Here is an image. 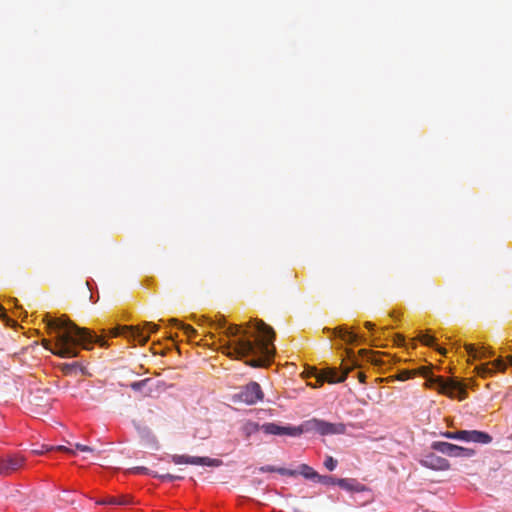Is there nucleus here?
<instances>
[{
  "mask_svg": "<svg viewBox=\"0 0 512 512\" xmlns=\"http://www.w3.org/2000/svg\"><path fill=\"white\" fill-rule=\"evenodd\" d=\"M465 350L468 353V355L474 359L487 358L491 357L494 354L493 351L488 350L484 346L477 348L472 344H465Z\"/></svg>",
  "mask_w": 512,
  "mask_h": 512,
  "instance_id": "nucleus-16",
  "label": "nucleus"
},
{
  "mask_svg": "<svg viewBox=\"0 0 512 512\" xmlns=\"http://www.w3.org/2000/svg\"><path fill=\"white\" fill-rule=\"evenodd\" d=\"M365 327H366L367 329H370V330H371V329H373L374 324H373V323H371V322H366V323H365Z\"/></svg>",
  "mask_w": 512,
  "mask_h": 512,
  "instance_id": "nucleus-41",
  "label": "nucleus"
},
{
  "mask_svg": "<svg viewBox=\"0 0 512 512\" xmlns=\"http://www.w3.org/2000/svg\"><path fill=\"white\" fill-rule=\"evenodd\" d=\"M75 448L81 452H94L92 447L80 443H76Z\"/></svg>",
  "mask_w": 512,
  "mask_h": 512,
  "instance_id": "nucleus-35",
  "label": "nucleus"
},
{
  "mask_svg": "<svg viewBox=\"0 0 512 512\" xmlns=\"http://www.w3.org/2000/svg\"><path fill=\"white\" fill-rule=\"evenodd\" d=\"M226 335L230 337L224 346L225 353L230 357L243 359L251 357L245 363L258 368L270 364L275 353V331L262 320H254L246 327L229 325Z\"/></svg>",
  "mask_w": 512,
  "mask_h": 512,
  "instance_id": "nucleus-1",
  "label": "nucleus"
},
{
  "mask_svg": "<svg viewBox=\"0 0 512 512\" xmlns=\"http://www.w3.org/2000/svg\"><path fill=\"white\" fill-rule=\"evenodd\" d=\"M302 434L305 432H315L322 436L344 434L346 426L343 423H330L321 419L313 418L300 425Z\"/></svg>",
  "mask_w": 512,
  "mask_h": 512,
  "instance_id": "nucleus-4",
  "label": "nucleus"
},
{
  "mask_svg": "<svg viewBox=\"0 0 512 512\" xmlns=\"http://www.w3.org/2000/svg\"><path fill=\"white\" fill-rule=\"evenodd\" d=\"M171 461L177 465L191 464V465L210 466V467H219L220 465H222V461L220 459H216V458L177 455V454L171 456Z\"/></svg>",
  "mask_w": 512,
  "mask_h": 512,
  "instance_id": "nucleus-7",
  "label": "nucleus"
},
{
  "mask_svg": "<svg viewBox=\"0 0 512 512\" xmlns=\"http://www.w3.org/2000/svg\"><path fill=\"white\" fill-rule=\"evenodd\" d=\"M131 501L128 497L126 496H121V497H107L103 500H100V501H97V504H100V505H106V504H109V505H127L129 504Z\"/></svg>",
  "mask_w": 512,
  "mask_h": 512,
  "instance_id": "nucleus-19",
  "label": "nucleus"
},
{
  "mask_svg": "<svg viewBox=\"0 0 512 512\" xmlns=\"http://www.w3.org/2000/svg\"><path fill=\"white\" fill-rule=\"evenodd\" d=\"M46 450L47 451L57 450V451L69 453L71 455L76 454L74 450H72L66 446H63V445L47 447Z\"/></svg>",
  "mask_w": 512,
  "mask_h": 512,
  "instance_id": "nucleus-27",
  "label": "nucleus"
},
{
  "mask_svg": "<svg viewBox=\"0 0 512 512\" xmlns=\"http://www.w3.org/2000/svg\"><path fill=\"white\" fill-rule=\"evenodd\" d=\"M24 462L20 456H10L0 460V475H9L19 469Z\"/></svg>",
  "mask_w": 512,
  "mask_h": 512,
  "instance_id": "nucleus-14",
  "label": "nucleus"
},
{
  "mask_svg": "<svg viewBox=\"0 0 512 512\" xmlns=\"http://www.w3.org/2000/svg\"><path fill=\"white\" fill-rule=\"evenodd\" d=\"M397 343L402 344L404 342V337L402 335H396Z\"/></svg>",
  "mask_w": 512,
  "mask_h": 512,
  "instance_id": "nucleus-40",
  "label": "nucleus"
},
{
  "mask_svg": "<svg viewBox=\"0 0 512 512\" xmlns=\"http://www.w3.org/2000/svg\"><path fill=\"white\" fill-rule=\"evenodd\" d=\"M147 379L145 380H141V381H136V382H133L130 384V387L133 389V390H140L142 387L145 386V384L147 383Z\"/></svg>",
  "mask_w": 512,
  "mask_h": 512,
  "instance_id": "nucleus-33",
  "label": "nucleus"
},
{
  "mask_svg": "<svg viewBox=\"0 0 512 512\" xmlns=\"http://www.w3.org/2000/svg\"><path fill=\"white\" fill-rule=\"evenodd\" d=\"M49 447L48 445H43L39 450H33V453L35 454H43L44 452H48L46 448Z\"/></svg>",
  "mask_w": 512,
  "mask_h": 512,
  "instance_id": "nucleus-38",
  "label": "nucleus"
},
{
  "mask_svg": "<svg viewBox=\"0 0 512 512\" xmlns=\"http://www.w3.org/2000/svg\"><path fill=\"white\" fill-rule=\"evenodd\" d=\"M442 435L448 439H453V440H460V438H461L460 430L453 431V432L447 431V432H444Z\"/></svg>",
  "mask_w": 512,
  "mask_h": 512,
  "instance_id": "nucleus-31",
  "label": "nucleus"
},
{
  "mask_svg": "<svg viewBox=\"0 0 512 512\" xmlns=\"http://www.w3.org/2000/svg\"><path fill=\"white\" fill-rule=\"evenodd\" d=\"M420 464L426 468L444 471L450 468V463L447 459L440 457L434 453H429L423 456L420 460Z\"/></svg>",
  "mask_w": 512,
  "mask_h": 512,
  "instance_id": "nucleus-11",
  "label": "nucleus"
},
{
  "mask_svg": "<svg viewBox=\"0 0 512 512\" xmlns=\"http://www.w3.org/2000/svg\"><path fill=\"white\" fill-rule=\"evenodd\" d=\"M316 482H319L323 485H337V479L334 478L333 476H328V475H320L319 474Z\"/></svg>",
  "mask_w": 512,
  "mask_h": 512,
  "instance_id": "nucleus-23",
  "label": "nucleus"
},
{
  "mask_svg": "<svg viewBox=\"0 0 512 512\" xmlns=\"http://www.w3.org/2000/svg\"><path fill=\"white\" fill-rule=\"evenodd\" d=\"M437 350H438L440 353H442V354H445V353H446V350H444V349H442V348H440V347H437Z\"/></svg>",
  "mask_w": 512,
  "mask_h": 512,
  "instance_id": "nucleus-42",
  "label": "nucleus"
},
{
  "mask_svg": "<svg viewBox=\"0 0 512 512\" xmlns=\"http://www.w3.org/2000/svg\"><path fill=\"white\" fill-rule=\"evenodd\" d=\"M261 430L265 434L270 435H287L297 437L302 435V430L299 426H280L276 423H264L261 425Z\"/></svg>",
  "mask_w": 512,
  "mask_h": 512,
  "instance_id": "nucleus-10",
  "label": "nucleus"
},
{
  "mask_svg": "<svg viewBox=\"0 0 512 512\" xmlns=\"http://www.w3.org/2000/svg\"><path fill=\"white\" fill-rule=\"evenodd\" d=\"M153 477H158L160 478L162 481H174V480H182L183 479V476H179V475H172V474H161V475H158L156 473L152 474Z\"/></svg>",
  "mask_w": 512,
  "mask_h": 512,
  "instance_id": "nucleus-26",
  "label": "nucleus"
},
{
  "mask_svg": "<svg viewBox=\"0 0 512 512\" xmlns=\"http://www.w3.org/2000/svg\"><path fill=\"white\" fill-rule=\"evenodd\" d=\"M354 366H357L356 360H353V365L351 367H344L341 375H339L338 371L335 368H327V369L323 370L317 376V382L319 383V385H322L324 382H328V383L343 382L346 379L349 371Z\"/></svg>",
  "mask_w": 512,
  "mask_h": 512,
  "instance_id": "nucleus-9",
  "label": "nucleus"
},
{
  "mask_svg": "<svg viewBox=\"0 0 512 512\" xmlns=\"http://www.w3.org/2000/svg\"><path fill=\"white\" fill-rule=\"evenodd\" d=\"M413 375H415L414 371L403 370V371L399 372V374L397 375V379L400 381H406V380L410 379Z\"/></svg>",
  "mask_w": 512,
  "mask_h": 512,
  "instance_id": "nucleus-29",
  "label": "nucleus"
},
{
  "mask_svg": "<svg viewBox=\"0 0 512 512\" xmlns=\"http://www.w3.org/2000/svg\"><path fill=\"white\" fill-rule=\"evenodd\" d=\"M371 361H372L373 363H375V364H378V363H379L377 359H372Z\"/></svg>",
  "mask_w": 512,
  "mask_h": 512,
  "instance_id": "nucleus-43",
  "label": "nucleus"
},
{
  "mask_svg": "<svg viewBox=\"0 0 512 512\" xmlns=\"http://www.w3.org/2000/svg\"><path fill=\"white\" fill-rule=\"evenodd\" d=\"M259 430H261V425H259L258 423L248 422L244 425V431L247 434V436H249L252 433H255Z\"/></svg>",
  "mask_w": 512,
  "mask_h": 512,
  "instance_id": "nucleus-24",
  "label": "nucleus"
},
{
  "mask_svg": "<svg viewBox=\"0 0 512 512\" xmlns=\"http://www.w3.org/2000/svg\"><path fill=\"white\" fill-rule=\"evenodd\" d=\"M169 323L171 325H175L177 328L183 330L184 334L189 339H191L192 337H194L196 335V330L192 326L180 323L177 319H170Z\"/></svg>",
  "mask_w": 512,
  "mask_h": 512,
  "instance_id": "nucleus-21",
  "label": "nucleus"
},
{
  "mask_svg": "<svg viewBox=\"0 0 512 512\" xmlns=\"http://www.w3.org/2000/svg\"><path fill=\"white\" fill-rule=\"evenodd\" d=\"M360 353H368L365 349H362Z\"/></svg>",
  "mask_w": 512,
  "mask_h": 512,
  "instance_id": "nucleus-44",
  "label": "nucleus"
},
{
  "mask_svg": "<svg viewBox=\"0 0 512 512\" xmlns=\"http://www.w3.org/2000/svg\"><path fill=\"white\" fill-rule=\"evenodd\" d=\"M261 472H276V468L273 466H263L260 468Z\"/></svg>",
  "mask_w": 512,
  "mask_h": 512,
  "instance_id": "nucleus-36",
  "label": "nucleus"
},
{
  "mask_svg": "<svg viewBox=\"0 0 512 512\" xmlns=\"http://www.w3.org/2000/svg\"><path fill=\"white\" fill-rule=\"evenodd\" d=\"M415 374H420L426 378V385L428 387H436L439 392L448 395L449 397H454L457 392V396L460 400L466 397V390L461 386L460 383L455 381H445L442 377H435L431 369L427 366H422L414 371Z\"/></svg>",
  "mask_w": 512,
  "mask_h": 512,
  "instance_id": "nucleus-3",
  "label": "nucleus"
},
{
  "mask_svg": "<svg viewBox=\"0 0 512 512\" xmlns=\"http://www.w3.org/2000/svg\"><path fill=\"white\" fill-rule=\"evenodd\" d=\"M418 339L420 342H422L426 346H429V347L436 346V339L433 336H430L428 334L421 333L418 336Z\"/></svg>",
  "mask_w": 512,
  "mask_h": 512,
  "instance_id": "nucleus-22",
  "label": "nucleus"
},
{
  "mask_svg": "<svg viewBox=\"0 0 512 512\" xmlns=\"http://www.w3.org/2000/svg\"><path fill=\"white\" fill-rule=\"evenodd\" d=\"M144 327L149 333H154L158 330V325L152 322H145Z\"/></svg>",
  "mask_w": 512,
  "mask_h": 512,
  "instance_id": "nucleus-34",
  "label": "nucleus"
},
{
  "mask_svg": "<svg viewBox=\"0 0 512 512\" xmlns=\"http://www.w3.org/2000/svg\"><path fill=\"white\" fill-rule=\"evenodd\" d=\"M337 464H338L337 460H336V459H334V458H333L332 456H330V455H327V456L325 457V460H324V463H323L324 467H325L328 471H334V470H335V468L337 467Z\"/></svg>",
  "mask_w": 512,
  "mask_h": 512,
  "instance_id": "nucleus-25",
  "label": "nucleus"
},
{
  "mask_svg": "<svg viewBox=\"0 0 512 512\" xmlns=\"http://www.w3.org/2000/svg\"><path fill=\"white\" fill-rule=\"evenodd\" d=\"M333 334L347 343H355L358 341V335L348 331L345 327H336L333 330Z\"/></svg>",
  "mask_w": 512,
  "mask_h": 512,
  "instance_id": "nucleus-17",
  "label": "nucleus"
},
{
  "mask_svg": "<svg viewBox=\"0 0 512 512\" xmlns=\"http://www.w3.org/2000/svg\"><path fill=\"white\" fill-rule=\"evenodd\" d=\"M0 318L5 323L6 326H9V327L17 326V322L15 320L11 319L10 317H8L4 311L1 312Z\"/></svg>",
  "mask_w": 512,
  "mask_h": 512,
  "instance_id": "nucleus-28",
  "label": "nucleus"
},
{
  "mask_svg": "<svg viewBox=\"0 0 512 512\" xmlns=\"http://www.w3.org/2000/svg\"><path fill=\"white\" fill-rule=\"evenodd\" d=\"M111 335L116 336H125L129 339H133L137 341L139 344L144 345L149 340V334L144 333V329L139 326H122L118 328H114L111 331Z\"/></svg>",
  "mask_w": 512,
  "mask_h": 512,
  "instance_id": "nucleus-8",
  "label": "nucleus"
},
{
  "mask_svg": "<svg viewBox=\"0 0 512 512\" xmlns=\"http://www.w3.org/2000/svg\"><path fill=\"white\" fill-rule=\"evenodd\" d=\"M264 397L263 391L257 382H250L235 394L234 399L247 405L256 404Z\"/></svg>",
  "mask_w": 512,
  "mask_h": 512,
  "instance_id": "nucleus-5",
  "label": "nucleus"
},
{
  "mask_svg": "<svg viewBox=\"0 0 512 512\" xmlns=\"http://www.w3.org/2000/svg\"><path fill=\"white\" fill-rule=\"evenodd\" d=\"M276 472H278L281 475H287V476H295L297 474V471L289 470L286 468H276Z\"/></svg>",
  "mask_w": 512,
  "mask_h": 512,
  "instance_id": "nucleus-32",
  "label": "nucleus"
},
{
  "mask_svg": "<svg viewBox=\"0 0 512 512\" xmlns=\"http://www.w3.org/2000/svg\"><path fill=\"white\" fill-rule=\"evenodd\" d=\"M432 449L448 455L450 457L470 458L475 455V450L471 448L461 447L448 442L435 441L431 445Z\"/></svg>",
  "mask_w": 512,
  "mask_h": 512,
  "instance_id": "nucleus-6",
  "label": "nucleus"
},
{
  "mask_svg": "<svg viewBox=\"0 0 512 512\" xmlns=\"http://www.w3.org/2000/svg\"><path fill=\"white\" fill-rule=\"evenodd\" d=\"M357 377H358V379H359V381H360V382H362V383H364V382H365L366 376H365V374H364V373L359 372V373L357 374Z\"/></svg>",
  "mask_w": 512,
  "mask_h": 512,
  "instance_id": "nucleus-39",
  "label": "nucleus"
},
{
  "mask_svg": "<svg viewBox=\"0 0 512 512\" xmlns=\"http://www.w3.org/2000/svg\"><path fill=\"white\" fill-rule=\"evenodd\" d=\"M297 473L301 474L304 478L312 481H317V478L319 476V473L307 464H301L299 466V471Z\"/></svg>",
  "mask_w": 512,
  "mask_h": 512,
  "instance_id": "nucleus-18",
  "label": "nucleus"
},
{
  "mask_svg": "<svg viewBox=\"0 0 512 512\" xmlns=\"http://www.w3.org/2000/svg\"><path fill=\"white\" fill-rule=\"evenodd\" d=\"M506 363L502 359L483 363L475 367L477 374L483 378L493 375L496 371H504Z\"/></svg>",
  "mask_w": 512,
  "mask_h": 512,
  "instance_id": "nucleus-13",
  "label": "nucleus"
},
{
  "mask_svg": "<svg viewBox=\"0 0 512 512\" xmlns=\"http://www.w3.org/2000/svg\"><path fill=\"white\" fill-rule=\"evenodd\" d=\"M169 323L171 325H175L177 328L183 330L184 334L189 339H191L192 337H194L196 335V330L192 326L180 323L177 319H170Z\"/></svg>",
  "mask_w": 512,
  "mask_h": 512,
  "instance_id": "nucleus-20",
  "label": "nucleus"
},
{
  "mask_svg": "<svg viewBox=\"0 0 512 512\" xmlns=\"http://www.w3.org/2000/svg\"><path fill=\"white\" fill-rule=\"evenodd\" d=\"M337 485L349 492H364L366 490L365 485L352 478L337 479Z\"/></svg>",
  "mask_w": 512,
  "mask_h": 512,
  "instance_id": "nucleus-15",
  "label": "nucleus"
},
{
  "mask_svg": "<svg viewBox=\"0 0 512 512\" xmlns=\"http://www.w3.org/2000/svg\"><path fill=\"white\" fill-rule=\"evenodd\" d=\"M135 472H137V473H144V474H151V475L153 474V473H149L148 469L145 468V467H137V468H135Z\"/></svg>",
  "mask_w": 512,
  "mask_h": 512,
  "instance_id": "nucleus-37",
  "label": "nucleus"
},
{
  "mask_svg": "<svg viewBox=\"0 0 512 512\" xmlns=\"http://www.w3.org/2000/svg\"><path fill=\"white\" fill-rule=\"evenodd\" d=\"M45 321L49 333H55V341L52 343L44 339L42 345L54 355L62 358H73L78 356L79 346L90 350L94 344H99L102 347L107 345L106 340L102 336L96 335L87 328L78 327L65 316L60 318L47 316Z\"/></svg>",
  "mask_w": 512,
  "mask_h": 512,
  "instance_id": "nucleus-2",
  "label": "nucleus"
},
{
  "mask_svg": "<svg viewBox=\"0 0 512 512\" xmlns=\"http://www.w3.org/2000/svg\"><path fill=\"white\" fill-rule=\"evenodd\" d=\"M510 362L512 363V357L510 358Z\"/></svg>",
  "mask_w": 512,
  "mask_h": 512,
  "instance_id": "nucleus-45",
  "label": "nucleus"
},
{
  "mask_svg": "<svg viewBox=\"0 0 512 512\" xmlns=\"http://www.w3.org/2000/svg\"><path fill=\"white\" fill-rule=\"evenodd\" d=\"M79 367H80V365H79L78 362H73V363H70V364H64L63 367H62V371L65 372V373H70L71 371L76 370Z\"/></svg>",
  "mask_w": 512,
  "mask_h": 512,
  "instance_id": "nucleus-30",
  "label": "nucleus"
},
{
  "mask_svg": "<svg viewBox=\"0 0 512 512\" xmlns=\"http://www.w3.org/2000/svg\"><path fill=\"white\" fill-rule=\"evenodd\" d=\"M460 441L474 442L479 444H489L492 442V436L486 432L478 430H460Z\"/></svg>",
  "mask_w": 512,
  "mask_h": 512,
  "instance_id": "nucleus-12",
  "label": "nucleus"
}]
</instances>
